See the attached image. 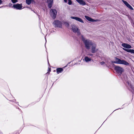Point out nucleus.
<instances>
[{
  "mask_svg": "<svg viewBox=\"0 0 134 134\" xmlns=\"http://www.w3.org/2000/svg\"><path fill=\"white\" fill-rule=\"evenodd\" d=\"M89 55L91 56H92L93 55V54H89Z\"/></svg>",
  "mask_w": 134,
  "mask_h": 134,
  "instance_id": "24",
  "label": "nucleus"
},
{
  "mask_svg": "<svg viewBox=\"0 0 134 134\" xmlns=\"http://www.w3.org/2000/svg\"><path fill=\"white\" fill-rule=\"evenodd\" d=\"M13 7L14 8H15L16 9L20 10L22 8V4H19L17 3L16 4L14 5Z\"/></svg>",
  "mask_w": 134,
  "mask_h": 134,
  "instance_id": "8",
  "label": "nucleus"
},
{
  "mask_svg": "<svg viewBox=\"0 0 134 134\" xmlns=\"http://www.w3.org/2000/svg\"><path fill=\"white\" fill-rule=\"evenodd\" d=\"M114 69L116 72L119 75H121L124 71L123 69L122 68L119 66H115L114 68Z\"/></svg>",
  "mask_w": 134,
  "mask_h": 134,
  "instance_id": "3",
  "label": "nucleus"
},
{
  "mask_svg": "<svg viewBox=\"0 0 134 134\" xmlns=\"http://www.w3.org/2000/svg\"><path fill=\"white\" fill-rule=\"evenodd\" d=\"M123 49L128 52L130 53L131 54H134V50L133 49H128L125 48H123Z\"/></svg>",
  "mask_w": 134,
  "mask_h": 134,
  "instance_id": "12",
  "label": "nucleus"
},
{
  "mask_svg": "<svg viewBox=\"0 0 134 134\" xmlns=\"http://www.w3.org/2000/svg\"><path fill=\"white\" fill-rule=\"evenodd\" d=\"M72 30L74 32H77L78 35H80L81 33L79 30L78 28L75 25H72Z\"/></svg>",
  "mask_w": 134,
  "mask_h": 134,
  "instance_id": "5",
  "label": "nucleus"
},
{
  "mask_svg": "<svg viewBox=\"0 0 134 134\" xmlns=\"http://www.w3.org/2000/svg\"><path fill=\"white\" fill-rule=\"evenodd\" d=\"M32 0H26V2L27 4L28 5L30 4L31 3Z\"/></svg>",
  "mask_w": 134,
  "mask_h": 134,
  "instance_id": "19",
  "label": "nucleus"
},
{
  "mask_svg": "<svg viewBox=\"0 0 134 134\" xmlns=\"http://www.w3.org/2000/svg\"><path fill=\"white\" fill-rule=\"evenodd\" d=\"M57 72L58 74L61 72L63 71V68H58L56 69Z\"/></svg>",
  "mask_w": 134,
  "mask_h": 134,
  "instance_id": "17",
  "label": "nucleus"
},
{
  "mask_svg": "<svg viewBox=\"0 0 134 134\" xmlns=\"http://www.w3.org/2000/svg\"><path fill=\"white\" fill-rule=\"evenodd\" d=\"M91 46V52L92 53H95L97 51L98 49L96 48V45L95 43H93Z\"/></svg>",
  "mask_w": 134,
  "mask_h": 134,
  "instance_id": "7",
  "label": "nucleus"
},
{
  "mask_svg": "<svg viewBox=\"0 0 134 134\" xmlns=\"http://www.w3.org/2000/svg\"><path fill=\"white\" fill-rule=\"evenodd\" d=\"M53 0H47V3L48 4V6L49 8H51L53 3Z\"/></svg>",
  "mask_w": 134,
  "mask_h": 134,
  "instance_id": "13",
  "label": "nucleus"
},
{
  "mask_svg": "<svg viewBox=\"0 0 134 134\" xmlns=\"http://www.w3.org/2000/svg\"><path fill=\"white\" fill-rule=\"evenodd\" d=\"M71 18L73 19H74L78 21L81 23H84L82 19H81V18L77 17H74V16H71Z\"/></svg>",
  "mask_w": 134,
  "mask_h": 134,
  "instance_id": "10",
  "label": "nucleus"
},
{
  "mask_svg": "<svg viewBox=\"0 0 134 134\" xmlns=\"http://www.w3.org/2000/svg\"><path fill=\"white\" fill-rule=\"evenodd\" d=\"M76 1L81 5H83L86 4L85 2L82 0H76Z\"/></svg>",
  "mask_w": 134,
  "mask_h": 134,
  "instance_id": "16",
  "label": "nucleus"
},
{
  "mask_svg": "<svg viewBox=\"0 0 134 134\" xmlns=\"http://www.w3.org/2000/svg\"><path fill=\"white\" fill-rule=\"evenodd\" d=\"M115 61H111V63L115 64H123L126 66H128L129 65V63L126 61L124 60H121L120 59L117 58H115Z\"/></svg>",
  "mask_w": 134,
  "mask_h": 134,
  "instance_id": "2",
  "label": "nucleus"
},
{
  "mask_svg": "<svg viewBox=\"0 0 134 134\" xmlns=\"http://www.w3.org/2000/svg\"><path fill=\"white\" fill-rule=\"evenodd\" d=\"M51 71V69L50 68H49L48 71L50 72Z\"/></svg>",
  "mask_w": 134,
  "mask_h": 134,
  "instance_id": "22",
  "label": "nucleus"
},
{
  "mask_svg": "<svg viewBox=\"0 0 134 134\" xmlns=\"http://www.w3.org/2000/svg\"><path fill=\"white\" fill-rule=\"evenodd\" d=\"M91 60V59L88 57L87 56H85V57L84 59H83V60L84 61L87 63L89 62H90Z\"/></svg>",
  "mask_w": 134,
  "mask_h": 134,
  "instance_id": "14",
  "label": "nucleus"
},
{
  "mask_svg": "<svg viewBox=\"0 0 134 134\" xmlns=\"http://www.w3.org/2000/svg\"><path fill=\"white\" fill-rule=\"evenodd\" d=\"M85 18L88 21L91 22L96 21V20L93 19L87 16H85Z\"/></svg>",
  "mask_w": 134,
  "mask_h": 134,
  "instance_id": "15",
  "label": "nucleus"
},
{
  "mask_svg": "<svg viewBox=\"0 0 134 134\" xmlns=\"http://www.w3.org/2000/svg\"><path fill=\"white\" fill-rule=\"evenodd\" d=\"M82 40L83 42L85 47L87 49H90L93 43L92 41L89 39L85 38L82 35L81 36Z\"/></svg>",
  "mask_w": 134,
  "mask_h": 134,
  "instance_id": "1",
  "label": "nucleus"
},
{
  "mask_svg": "<svg viewBox=\"0 0 134 134\" xmlns=\"http://www.w3.org/2000/svg\"><path fill=\"white\" fill-rule=\"evenodd\" d=\"M64 24L67 27H68L69 26V24L68 23L66 22H64Z\"/></svg>",
  "mask_w": 134,
  "mask_h": 134,
  "instance_id": "20",
  "label": "nucleus"
},
{
  "mask_svg": "<svg viewBox=\"0 0 134 134\" xmlns=\"http://www.w3.org/2000/svg\"><path fill=\"white\" fill-rule=\"evenodd\" d=\"M122 1L123 2V3H124L125 4V5L128 8L130 9H131V10H133V8L127 2H126V1H124L123 0H122Z\"/></svg>",
  "mask_w": 134,
  "mask_h": 134,
  "instance_id": "11",
  "label": "nucleus"
},
{
  "mask_svg": "<svg viewBox=\"0 0 134 134\" xmlns=\"http://www.w3.org/2000/svg\"><path fill=\"white\" fill-rule=\"evenodd\" d=\"M53 24L55 25V27H62V23L60 21L58 20H55L53 23Z\"/></svg>",
  "mask_w": 134,
  "mask_h": 134,
  "instance_id": "4",
  "label": "nucleus"
},
{
  "mask_svg": "<svg viewBox=\"0 0 134 134\" xmlns=\"http://www.w3.org/2000/svg\"><path fill=\"white\" fill-rule=\"evenodd\" d=\"M51 15L52 17L54 19L55 18L57 12L56 10L55 9H51L50 11Z\"/></svg>",
  "mask_w": 134,
  "mask_h": 134,
  "instance_id": "6",
  "label": "nucleus"
},
{
  "mask_svg": "<svg viewBox=\"0 0 134 134\" xmlns=\"http://www.w3.org/2000/svg\"><path fill=\"white\" fill-rule=\"evenodd\" d=\"M122 46L125 48L127 49L131 48H132L130 44L126 43H123L121 44Z\"/></svg>",
  "mask_w": 134,
  "mask_h": 134,
  "instance_id": "9",
  "label": "nucleus"
},
{
  "mask_svg": "<svg viewBox=\"0 0 134 134\" xmlns=\"http://www.w3.org/2000/svg\"><path fill=\"white\" fill-rule=\"evenodd\" d=\"M107 60H105V62H102L100 63V64L102 65H104V64H105L107 62H108V60L109 59V58H107Z\"/></svg>",
  "mask_w": 134,
  "mask_h": 134,
  "instance_id": "18",
  "label": "nucleus"
},
{
  "mask_svg": "<svg viewBox=\"0 0 134 134\" xmlns=\"http://www.w3.org/2000/svg\"><path fill=\"white\" fill-rule=\"evenodd\" d=\"M2 1L1 0H0V4H1L2 3Z\"/></svg>",
  "mask_w": 134,
  "mask_h": 134,
  "instance_id": "23",
  "label": "nucleus"
},
{
  "mask_svg": "<svg viewBox=\"0 0 134 134\" xmlns=\"http://www.w3.org/2000/svg\"><path fill=\"white\" fill-rule=\"evenodd\" d=\"M12 2L13 3H15L17 2V0H11Z\"/></svg>",
  "mask_w": 134,
  "mask_h": 134,
  "instance_id": "21",
  "label": "nucleus"
}]
</instances>
